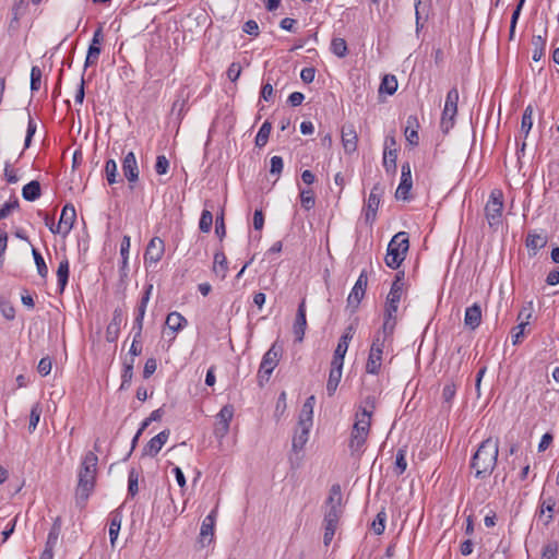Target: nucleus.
Returning <instances> with one entry per match:
<instances>
[{"label":"nucleus","mask_w":559,"mask_h":559,"mask_svg":"<svg viewBox=\"0 0 559 559\" xmlns=\"http://www.w3.org/2000/svg\"><path fill=\"white\" fill-rule=\"evenodd\" d=\"M134 331H135V333H134L133 342H132L130 350H129L131 357H133V358L135 356L141 355V353H142V345H141L142 331H139V330H134Z\"/></svg>","instance_id":"59"},{"label":"nucleus","mask_w":559,"mask_h":559,"mask_svg":"<svg viewBox=\"0 0 559 559\" xmlns=\"http://www.w3.org/2000/svg\"><path fill=\"white\" fill-rule=\"evenodd\" d=\"M0 311L7 320H13L15 317V309L9 301L0 302Z\"/></svg>","instance_id":"64"},{"label":"nucleus","mask_w":559,"mask_h":559,"mask_svg":"<svg viewBox=\"0 0 559 559\" xmlns=\"http://www.w3.org/2000/svg\"><path fill=\"white\" fill-rule=\"evenodd\" d=\"M384 193V188L380 183H376L365 204V219L367 223L372 224L377 217V211L380 205L381 198Z\"/></svg>","instance_id":"10"},{"label":"nucleus","mask_w":559,"mask_h":559,"mask_svg":"<svg viewBox=\"0 0 559 559\" xmlns=\"http://www.w3.org/2000/svg\"><path fill=\"white\" fill-rule=\"evenodd\" d=\"M385 340L379 336H373L369 356L366 362V372L369 374H379L382 366V354L385 346Z\"/></svg>","instance_id":"8"},{"label":"nucleus","mask_w":559,"mask_h":559,"mask_svg":"<svg viewBox=\"0 0 559 559\" xmlns=\"http://www.w3.org/2000/svg\"><path fill=\"white\" fill-rule=\"evenodd\" d=\"M481 323V308L475 302L465 309L464 324L471 330L477 329Z\"/></svg>","instance_id":"25"},{"label":"nucleus","mask_w":559,"mask_h":559,"mask_svg":"<svg viewBox=\"0 0 559 559\" xmlns=\"http://www.w3.org/2000/svg\"><path fill=\"white\" fill-rule=\"evenodd\" d=\"M456 394V385L453 382L447 383L442 390V399L445 403H451Z\"/></svg>","instance_id":"62"},{"label":"nucleus","mask_w":559,"mask_h":559,"mask_svg":"<svg viewBox=\"0 0 559 559\" xmlns=\"http://www.w3.org/2000/svg\"><path fill=\"white\" fill-rule=\"evenodd\" d=\"M395 324H396V321H395V314H391L390 317L388 314L384 313V322H383V325L380 330H378L374 334V336H379L385 341H388V338H390L394 332V329H395Z\"/></svg>","instance_id":"33"},{"label":"nucleus","mask_w":559,"mask_h":559,"mask_svg":"<svg viewBox=\"0 0 559 559\" xmlns=\"http://www.w3.org/2000/svg\"><path fill=\"white\" fill-rule=\"evenodd\" d=\"M32 253H33V257H34V262L36 264V269H37L38 275L41 278L46 280L47 275H48V267L46 265V262H45L43 255L35 248H33Z\"/></svg>","instance_id":"46"},{"label":"nucleus","mask_w":559,"mask_h":559,"mask_svg":"<svg viewBox=\"0 0 559 559\" xmlns=\"http://www.w3.org/2000/svg\"><path fill=\"white\" fill-rule=\"evenodd\" d=\"M413 187L412 181V169L408 162L403 163L401 167V181L395 191V198L397 200L406 201L409 199L408 194Z\"/></svg>","instance_id":"16"},{"label":"nucleus","mask_w":559,"mask_h":559,"mask_svg":"<svg viewBox=\"0 0 559 559\" xmlns=\"http://www.w3.org/2000/svg\"><path fill=\"white\" fill-rule=\"evenodd\" d=\"M170 431L165 429L153 437L142 450L143 456H156L169 438Z\"/></svg>","instance_id":"18"},{"label":"nucleus","mask_w":559,"mask_h":559,"mask_svg":"<svg viewBox=\"0 0 559 559\" xmlns=\"http://www.w3.org/2000/svg\"><path fill=\"white\" fill-rule=\"evenodd\" d=\"M558 544L557 542H549L543 547L540 559H557Z\"/></svg>","instance_id":"56"},{"label":"nucleus","mask_w":559,"mask_h":559,"mask_svg":"<svg viewBox=\"0 0 559 559\" xmlns=\"http://www.w3.org/2000/svg\"><path fill=\"white\" fill-rule=\"evenodd\" d=\"M76 218L75 207L72 204H66L61 211L60 219L57 225L50 226L52 234L67 235L72 229Z\"/></svg>","instance_id":"9"},{"label":"nucleus","mask_w":559,"mask_h":559,"mask_svg":"<svg viewBox=\"0 0 559 559\" xmlns=\"http://www.w3.org/2000/svg\"><path fill=\"white\" fill-rule=\"evenodd\" d=\"M397 90V81L394 75H384L380 84V92L393 95Z\"/></svg>","instance_id":"48"},{"label":"nucleus","mask_w":559,"mask_h":559,"mask_svg":"<svg viewBox=\"0 0 559 559\" xmlns=\"http://www.w3.org/2000/svg\"><path fill=\"white\" fill-rule=\"evenodd\" d=\"M371 426V411H368L365 406H358V411L355 415V423L352 431L369 436Z\"/></svg>","instance_id":"17"},{"label":"nucleus","mask_w":559,"mask_h":559,"mask_svg":"<svg viewBox=\"0 0 559 559\" xmlns=\"http://www.w3.org/2000/svg\"><path fill=\"white\" fill-rule=\"evenodd\" d=\"M131 246V239L129 236H123L121 245H120V255H121V265L119 269L120 277H127L129 271V250Z\"/></svg>","instance_id":"27"},{"label":"nucleus","mask_w":559,"mask_h":559,"mask_svg":"<svg viewBox=\"0 0 559 559\" xmlns=\"http://www.w3.org/2000/svg\"><path fill=\"white\" fill-rule=\"evenodd\" d=\"M281 354L282 347L274 343L263 355L258 371V382L260 386H263V384L269 381L273 370L278 364Z\"/></svg>","instance_id":"6"},{"label":"nucleus","mask_w":559,"mask_h":559,"mask_svg":"<svg viewBox=\"0 0 559 559\" xmlns=\"http://www.w3.org/2000/svg\"><path fill=\"white\" fill-rule=\"evenodd\" d=\"M499 455V440L491 437L485 439L471 459V468L475 471L476 478L490 476L497 466Z\"/></svg>","instance_id":"2"},{"label":"nucleus","mask_w":559,"mask_h":559,"mask_svg":"<svg viewBox=\"0 0 559 559\" xmlns=\"http://www.w3.org/2000/svg\"><path fill=\"white\" fill-rule=\"evenodd\" d=\"M342 491L341 486L335 484L331 487L329 497L325 501V511L323 519L324 536L323 543L329 546L332 542L337 524L342 514Z\"/></svg>","instance_id":"3"},{"label":"nucleus","mask_w":559,"mask_h":559,"mask_svg":"<svg viewBox=\"0 0 559 559\" xmlns=\"http://www.w3.org/2000/svg\"><path fill=\"white\" fill-rule=\"evenodd\" d=\"M556 506V501L552 497H548V498H544L542 496L540 498V504H539V513H540V516L545 513V512H549L551 513L554 511V508ZM552 521V514H548L546 520H545V525L549 524L550 522Z\"/></svg>","instance_id":"45"},{"label":"nucleus","mask_w":559,"mask_h":559,"mask_svg":"<svg viewBox=\"0 0 559 559\" xmlns=\"http://www.w3.org/2000/svg\"><path fill=\"white\" fill-rule=\"evenodd\" d=\"M165 252V242L159 237H153L145 249L144 253V264L145 266H152L157 264Z\"/></svg>","instance_id":"11"},{"label":"nucleus","mask_w":559,"mask_h":559,"mask_svg":"<svg viewBox=\"0 0 559 559\" xmlns=\"http://www.w3.org/2000/svg\"><path fill=\"white\" fill-rule=\"evenodd\" d=\"M41 194L40 183L37 180H32L26 183L22 189V197L24 200L33 202Z\"/></svg>","instance_id":"31"},{"label":"nucleus","mask_w":559,"mask_h":559,"mask_svg":"<svg viewBox=\"0 0 559 559\" xmlns=\"http://www.w3.org/2000/svg\"><path fill=\"white\" fill-rule=\"evenodd\" d=\"M402 293H403L402 287H399L396 284L391 285V289L388 294L385 308H384L385 314H388L389 317L391 314H396L397 309H399V304L401 301Z\"/></svg>","instance_id":"24"},{"label":"nucleus","mask_w":559,"mask_h":559,"mask_svg":"<svg viewBox=\"0 0 559 559\" xmlns=\"http://www.w3.org/2000/svg\"><path fill=\"white\" fill-rule=\"evenodd\" d=\"M418 128H419V123H418L417 117L414 115L408 116L407 120H406V127L404 130V134H405L406 141L413 146L418 145V142H419Z\"/></svg>","instance_id":"26"},{"label":"nucleus","mask_w":559,"mask_h":559,"mask_svg":"<svg viewBox=\"0 0 559 559\" xmlns=\"http://www.w3.org/2000/svg\"><path fill=\"white\" fill-rule=\"evenodd\" d=\"M122 519H123V515H122V508L121 507L112 510L109 513V520H108L109 521V530H108V533H109L110 546H111L112 549H115V547H116V542H117V538H118V535H119V532H120V528H121Z\"/></svg>","instance_id":"21"},{"label":"nucleus","mask_w":559,"mask_h":559,"mask_svg":"<svg viewBox=\"0 0 559 559\" xmlns=\"http://www.w3.org/2000/svg\"><path fill=\"white\" fill-rule=\"evenodd\" d=\"M69 274H70L69 260L67 258H64L60 261L58 270H57L58 287H59L60 293H63V290L68 284Z\"/></svg>","instance_id":"30"},{"label":"nucleus","mask_w":559,"mask_h":559,"mask_svg":"<svg viewBox=\"0 0 559 559\" xmlns=\"http://www.w3.org/2000/svg\"><path fill=\"white\" fill-rule=\"evenodd\" d=\"M59 533L60 528L55 524L47 536L45 549L53 551V548L57 545L59 538Z\"/></svg>","instance_id":"58"},{"label":"nucleus","mask_w":559,"mask_h":559,"mask_svg":"<svg viewBox=\"0 0 559 559\" xmlns=\"http://www.w3.org/2000/svg\"><path fill=\"white\" fill-rule=\"evenodd\" d=\"M331 51L338 58H345L348 55L346 40L341 37H334L331 41Z\"/></svg>","instance_id":"42"},{"label":"nucleus","mask_w":559,"mask_h":559,"mask_svg":"<svg viewBox=\"0 0 559 559\" xmlns=\"http://www.w3.org/2000/svg\"><path fill=\"white\" fill-rule=\"evenodd\" d=\"M367 438H368L367 435L350 431V439H349L348 447H349L353 455L361 452V449L365 445Z\"/></svg>","instance_id":"38"},{"label":"nucleus","mask_w":559,"mask_h":559,"mask_svg":"<svg viewBox=\"0 0 559 559\" xmlns=\"http://www.w3.org/2000/svg\"><path fill=\"white\" fill-rule=\"evenodd\" d=\"M234 416L233 405H225L222 407L216 416V424L214 427V436L217 439H223L229 431V425Z\"/></svg>","instance_id":"13"},{"label":"nucleus","mask_w":559,"mask_h":559,"mask_svg":"<svg viewBox=\"0 0 559 559\" xmlns=\"http://www.w3.org/2000/svg\"><path fill=\"white\" fill-rule=\"evenodd\" d=\"M133 367H134V358L130 357V359H126L123 362V370L121 374V384L120 390H126L129 388L132 378H133Z\"/></svg>","instance_id":"36"},{"label":"nucleus","mask_w":559,"mask_h":559,"mask_svg":"<svg viewBox=\"0 0 559 559\" xmlns=\"http://www.w3.org/2000/svg\"><path fill=\"white\" fill-rule=\"evenodd\" d=\"M299 429L296 431L294 438H293V450L294 451H300L304 449L305 444L308 441L309 438V430L311 428L310 425H298Z\"/></svg>","instance_id":"29"},{"label":"nucleus","mask_w":559,"mask_h":559,"mask_svg":"<svg viewBox=\"0 0 559 559\" xmlns=\"http://www.w3.org/2000/svg\"><path fill=\"white\" fill-rule=\"evenodd\" d=\"M407 468L406 462V448H400L395 455L394 473L396 476H401Z\"/></svg>","instance_id":"43"},{"label":"nucleus","mask_w":559,"mask_h":559,"mask_svg":"<svg viewBox=\"0 0 559 559\" xmlns=\"http://www.w3.org/2000/svg\"><path fill=\"white\" fill-rule=\"evenodd\" d=\"M97 455L88 451L82 459L75 490L76 504L82 509L85 507L90 496L94 491L97 475Z\"/></svg>","instance_id":"1"},{"label":"nucleus","mask_w":559,"mask_h":559,"mask_svg":"<svg viewBox=\"0 0 559 559\" xmlns=\"http://www.w3.org/2000/svg\"><path fill=\"white\" fill-rule=\"evenodd\" d=\"M367 285L368 275L367 272L362 270L354 287L352 288V292L347 297V307H350L353 311H355L358 308L361 299L364 298Z\"/></svg>","instance_id":"12"},{"label":"nucleus","mask_w":559,"mask_h":559,"mask_svg":"<svg viewBox=\"0 0 559 559\" xmlns=\"http://www.w3.org/2000/svg\"><path fill=\"white\" fill-rule=\"evenodd\" d=\"M385 513L380 512L378 513L376 520L372 522V530L374 534L381 535L384 532L385 528Z\"/></svg>","instance_id":"63"},{"label":"nucleus","mask_w":559,"mask_h":559,"mask_svg":"<svg viewBox=\"0 0 559 559\" xmlns=\"http://www.w3.org/2000/svg\"><path fill=\"white\" fill-rule=\"evenodd\" d=\"M41 70L37 66L31 69V91L37 92L40 88Z\"/></svg>","instance_id":"57"},{"label":"nucleus","mask_w":559,"mask_h":559,"mask_svg":"<svg viewBox=\"0 0 559 559\" xmlns=\"http://www.w3.org/2000/svg\"><path fill=\"white\" fill-rule=\"evenodd\" d=\"M41 413H43L41 405L39 403H35L32 406L31 414H29V424H28V431L29 432H34L35 431V429H36V427H37V425L39 423Z\"/></svg>","instance_id":"49"},{"label":"nucleus","mask_w":559,"mask_h":559,"mask_svg":"<svg viewBox=\"0 0 559 559\" xmlns=\"http://www.w3.org/2000/svg\"><path fill=\"white\" fill-rule=\"evenodd\" d=\"M271 167H270V174L273 176H280L284 168V162L281 156H273L270 160Z\"/></svg>","instance_id":"61"},{"label":"nucleus","mask_w":559,"mask_h":559,"mask_svg":"<svg viewBox=\"0 0 559 559\" xmlns=\"http://www.w3.org/2000/svg\"><path fill=\"white\" fill-rule=\"evenodd\" d=\"M104 41L103 26L99 25L93 34V38L90 43L87 55L85 58L84 67L88 68L97 63L99 55L102 52V43Z\"/></svg>","instance_id":"15"},{"label":"nucleus","mask_w":559,"mask_h":559,"mask_svg":"<svg viewBox=\"0 0 559 559\" xmlns=\"http://www.w3.org/2000/svg\"><path fill=\"white\" fill-rule=\"evenodd\" d=\"M341 378H342V371L330 370L329 379H328V383H326V393L329 396L334 395V393L338 386V383L341 381Z\"/></svg>","instance_id":"47"},{"label":"nucleus","mask_w":559,"mask_h":559,"mask_svg":"<svg viewBox=\"0 0 559 559\" xmlns=\"http://www.w3.org/2000/svg\"><path fill=\"white\" fill-rule=\"evenodd\" d=\"M217 510L214 509L207 514L201 524L199 543L202 547L209 546L214 539Z\"/></svg>","instance_id":"14"},{"label":"nucleus","mask_w":559,"mask_h":559,"mask_svg":"<svg viewBox=\"0 0 559 559\" xmlns=\"http://www.w3.org/2000/svg\"><path fill=\"white\" fill-rule=\"evenodd\" d=\"M409 249L408 235L405 231H399L390 240L386 249L385 264L392 270H396L406 258Z\"/></svg>","instance_id":"4"},{"label":"nucleus","mask_w":559,"mask_h":559,"mask_svg":"<svg viewBox=\"0 0 559 559\" xmlns=\"http://www.w3.org/2000/svg\"><path fill=\"white\" fill-rule=\"evenodd\" d=\"M213 271L222 278L226 277V273L228 271V262L223 251H217L214 254Z\"/></svg>","instance_id":"35"},{"label":"nucleus","mask_w":559,"mask_h":559,"mask_svg":"<svg viewBox=\"0 0 559 559\" xmlns=\"http://www.w3.org/2000/svg\"><path fill=\"white\" fill-rule=\"evenodd\" d=\"M316 404V397L313 395L309 396L301 408L298 425H310L312 426V416H313V407Z\"/></svg>","instance_id":"28"},{"label":"nucleus","mask_w":559,"mask_h":559,"mask_svg":"<svg viewBox=\"0 0 559 559\" xmlns=\"http://www.w3.org/2000/svg\"><path fill=\"white\" fill-rule=\"evenodd\" d=\"M533 45V60L539 61L545 53L546 48V36L534 35L532 38Z\"/></svg>","instance_id":"37"},{"label":"nucleus","mask_w":559,"mask_h":559,"mask_svg":"<svg viewBox=\"0 0 559 559\" xmlns=\"http://www.w3.org/2000/svg\"><path fill=\"white\" fill-rule=\"evenodd\" d=\"M122 321V311L120 309H115L111 321L106 328L105 337L107 342L114 343L118 340Z\"/></svg>","instance_id":"23"},{"label":"nucleus","mask_w":559,"mask_h":559,"mask_svg":"<svg viewBox=\"0 0 559 559\" xmlns=\"http://www.w3.org/2000/svg\"><path fill=\"white\" fill-rule=\"evenodd\" d=\"M397 148L384 147L383 150V167L386 173L394 174L396 171Z\"/></svg>","instance_id":"32"},{"label":"nucleus","mask_w":559,"mask_h":559,"mask_svg":"<svg viewBox=\"0 0 559 559\" xmlns=\"http://www.w3.org/2000/svg\"><path fill=\"white\" fill-rule=\"evenodd\" d=\"M353 328L349 326L347 331L340 337L337 346L334 350L337 356L346 355L350 340L353 338Z\"/></svg>","instance_id":"44"},{"label":"nucleus","mask_w":559,"mask_h":559,"mask_svg":"<svg viewBox=\"0 0 559 559\" xmlns=\"http://www.w3.org/2000/svg\"><path fill=\"white\" fill-rule=\"evenodd\" d=\"M123 176L130 183V189H133L132 183L139 180V167L135 155L133 152H129L122 160Z\"/></svg>","instance_id":"19"},{"label":"nucleus","mask_w":559,"mask_h":559,"mask_svg":"<svg viewBox=\"0 0 559 559\" xmlns=\"http://www.w3.org/2000/svg\"><path fill=\"white\" fill-rule=\"evenodd\" d=\"M19 199L16 197H12V199L5 202L0 209V219L7 218L13 210L19 207Z\"/></svg>","instance_id":"55"},{"label":"nucleus","mask_w":559,"mask_h":559,"mask_svg":"<svg viewBox=\"0 0 559 559\" xmlns=\"http://www.w3.org/2000/svg\"><path fill=\"white\" fill-rule=\"evenodd\" d=\"M154 169L158 175L167 174V171L169 169L168 158L165 155H158L156 157Z\"/></svg>","instance_id":"60"},{"label":"nucleus","mask_w":559,"mask_h":559,"mask_svg":"<svg viewBox=\"0 0 559 559\" xmlns=\"http://www.w3.org/2000/svg\"><path fill=\"white\" fill-rule=\"evenodd\" d=\"M342 144L346 154H352L357 150L358 135L352 123L342 127Z\"/></svg>","instance_id":"20"},{"label":"nucleus","mask_w":559,"mask_h":559,"mask_svg":"<svg viewBox=\"0 0 559 559\" xmlns=\"http://www.w3.org/2000/svg\"><path fill=\"white\" fill-rule=\"evenodd\" d=\"M147 304L140 300V304L136 308V314L133 322V330H143V320L145 316Z\"/></svg>","instance_id":"54"},{"label":"nucleus","mask_w":559,"mask_h":559,"mask_svg":"<svg viewBox=\"0 0 559 559\" xmlns=\"http://www.w3.org/2000/svg\"><path fill=\"white\" fill-rule=\"evenodd\" d=\"M300 203H301V206L307 211L314 207V204H316L314 192L311 189L301 190L300 191Z\"/></svg>","instance_id":"50"},{"label":"nucleus","mask_w":559,"mask_h":559,"mask_svg":"<svg viewBox=\"0 0 559 559\" xmlns=\"http://www.w3.org/2000/svg\"><path fill=\"white\" fill-rule=\"evenodd\" d=\"M272 130V124L267 120H265L262 126L260 127L257 135H255V145L258 147H263L270 138V133Z\"/></svg>","instance_id":"40"},{"label":"nucleus","mask_w":559,"mask_h":559,"mask_svg":"<svg viewBox=\"0 0 559 559\" xmlns=\"http://www.w3.org/2000/svg\"><path fill=\"white\" fill-rule=\"evenodd\" d=\"M165 323L170 330L178 332L188 324V321L181 313L173 311L167 316Z\"/></svg>","instance_id":"34"},{"label":"nucleus","mask_w":559,"mask_h":559,"mask_svg":"<svg viewBox=\"0 0 559 559\" xmlns=\"http://www.w3.org/2000/svg\"><path fill=\"white\" fill-rule=\"evenodd\" d=\"M139 491V473L131 468L128 476V493L134 497Z\"/></svg>","instance_id":"51"},{"label":"nucleus","mask_w":559,"mask_h":559,"mask_svg":"<svg viewBox=\"0 0 559 559\" xmlns=\"http://www.w3.org/2000/svg\"><path fill=\"white\" fill-rule=\"evenodd\" d=\"M533 127V108L531 105H528L522 115L521 120V133H523L524 138H527L531 129Z\"/></svg>","instance_id":"41"},{"label":"nucleus","mask_w":559,"mask_h":559,"mask_svg":"<svg viewBox=\"0 0 559 559\" xmlns=\"http://www.w3.org/2000/svg\"><path fill=\"white\" fill-rule=\"evenodd\" d=\"M307 326V319H306V300L302 299L300 304L298 305L296 319L294 323V334L297 342H301L305 336V331Z\"/></svg>","instance_id":"22"},{"label":"nucleus","mask_w":559,"mask_h":559,"mask_svg":"<svg viewBox=\"0 0 559 559\" xmlns=\"http://www.w3.org/2000/svg\"><path fill=\"white\" fill-rule=\"evenodd\" d=\"M105 174H106V179L109 185H114L118 181L117 180V176H118L117 163L114 159H108L106 162Z\"/></svg>","instance_id":"53"},{"label":"nucleus","mask_w":559,"mask_h":559,"mask_svg":"<svg viewBox=\"0 0 559 559\" xmlns=\"http://www.w3.org/2000/svg\"><path fill=\"white\" fill-rule=\"evenodd\" d=\"M213 224V214L209 210H203L201 213L199 228L202 233H210Z\"/></svg>","instance_id":"52"},{"label":"nucleus","mask_w":559,"mask_h":559,"mask_svg":"<svg viewBox=\"0 0 559 559\" xmlns=\"http://www.w3.org/2000/svg\"><path fill=\"white\" fill-rule=\"evenodd\" d=\"M503 211V193L500 189H493L485 206V215L489 227L497 230L501 225Z\"/></svg>","instance_id":"5"},{"label":"nucleus","mask_w":559,"mask_h":559,"mask_svg":"<svg viewBox=\"0 0 559 559\" xmlns=\"http://www.w3.org/2000/svg\"><path fill=\"white\" fill-rule=\"evenodd\" d=\"M546 243H547V238L539 234L530 231L526 237V247L534 251H537L538 249L544 248L546 246Z\"/></svg>","instance_id":"39"},{"label":"nucleus","mask_w":559,"mask_h":559,"mask_svg":"<svg viewBox=\"0 0 559 559\" xmlns=\"http://www.w3.org/2000/svg\"><path fill=\"white\" fill-rule=\"evenodd\" d=\"M459 91L456 87L451 88L445 97L444 108L442 110L440 128L447 134L454 127L455 116L457 114Z\"/></svg>","instance_id":"7"}]
</instances>
